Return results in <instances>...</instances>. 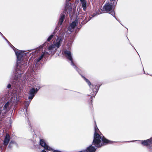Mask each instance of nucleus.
Returning a JSON list of instances; mask_svg holds the SVG:
<instances>
[{
	"label": "nucleus",
	"mask_w": 152,
	"mask_h": 152,
	"mask_svg": "<svg viewBox=\"0 0 152 152\" xmlns=\"http://www.w3.org/2000/svg\"><path fill=\"white\" fill-rule=\"evenodd\" d=\"M14 48L13 50L17 58V66L15 69V73L14 79L15 80H17L20 77V75L22 73V70L24 69L23 67L26 65V63H23V61L20 64L21 58L24 53L22 51L16 49L14 47Z\"/></svg>",
	"instance_id": "nucleus-1"
},
{
	"label": "nucleus",
	"mask_w": 152,
	"mask_h": 152,
	"mask_svg": "<svg viewBox=\"0 0 152 152\" xmlns=\"http://www.w3.org/2000/svg\"><path fill=\"white\" fill-rule=\"evenodd\" d=\"M99 130L96 127H95V132L92 145L96 147H100L107 143H110L113 141L105 138L104 136L102 137L98 134Z\"/></svg>",
	"instance_id": "nucleus-2"
},
{
	"label": "nucleus",
	"mask_w": 152,
	"mask_h": 152,
	"mask_svg": "<svg viewBox=\"0 0 152 152\" xmlns=\"http://www.w3.org/2000/svg\"><path fill=\"white\" fill-rule=\"evenodd\" d=\"M114 6H113V2H109L107 3L104 6L103 10L107 12H109L115 18V14L114 12Z\"/></svg>",
	"instance_id": "nucleus-3"
},
{
	"label": "nucleus",
	"mask_w": 152,
	"mask_h": 152,
	"mask_svg": "<svg viewBox=\"0 0 152 152\" xmlns=\"http://www.w3.org/2000/svg\"><path fill=\"white\" fill-rule=\"evenodd\" d=\"M63 54L67 59L70 61L71 65L73 66V68L79 72V69L75 65L73 62L72 54L71 52L69 50H65L63 52Z\"/></svg>",
	"instance_id": "nucleus-4"
},
{
	"label": "nucleus",
	"mask_w": 152,
	"mask_h": 152,
	"mask_svg": "<svg viewBox=\"0 0 152 152\" xmlns=\"http://www.w3.org/2000/svg\"><path fill=\"white\" fill-rule=\"evenodd\" d=\"M141 141L142 145L147 147L149 152H152V137L146 140Z\"/></svg>",
	"instance_id": "nucleus-5"
},
{
	"label": "nucleus",
	"mask_w": 152,
	"mask_h": 152,
	"mask_svg": "<svg viewBox=\"0 0 152 152\" xmlns=\"http://www.w3.org/2000/svg\"><path fill=\"white\" fill-rule=\"evenodd\" d=\"M36 87H37V88H32L29 91V96L28 97V99L30 100V102L32 100L40 88V87L39 86H36Z\"/></svg>",
	"instance_id": "nucleus-6"
},
{
	"label": "nucleus",
	"mask_w": 152,
	"mask_h": 152,
	"mask_svg": "<svg viewBox=\"0 0 152 152\" xmlns=\"http://www.w3.org/2000/svg\"><path fill=\"white\" fill-rule=\"evenodd\" d=\"M40 144L42 146L44 147L45 149L46 150H48L50 151H52V148L50 147L47 145L44 140L43 139L40 140Z\"/></svg>",
	"instance_id": "nucleus-7"
},
{
	"label": "nucleus",
	"mask_w": 152,
	"mask_h": 152,
	"mask_svg": "<svg viewBox=\"0 0 152 152\" xmlns=\"http://www.w3.org/2000/svg\"><path fill=\"white\" fill-rule=\"evenodd\" d=\"M48 50L49 51V53H55L58 48L56 47V45L54 44H52L50 45L48 48Z\"/></svg>",
	"instance_id": "nucleus-8"
},
{
	"label": "nucleus",
	"mask_w": 152,
	"mask_h": 152,
	"mask_svg": "<svg viewBox=\"0 0 152 152\" xmlns=\"http://www.w3.org/2000/svg\"><path fill=\"white\" fill-rule=\"evenodd\" d=\"M78 22L77 20H75L68 27V30L71 32L73 31L74 28L75 27L77 24Z\"/></svg>",
	"instance_id": "nucleus-9"
},
{
	"label": "nucleus",
	"mask_w": 152,
	"mask_h": 152,
	"mask_svg": "<svg viewBox=\"0 0 152 152\" xmlns=\"http://www.w3.org/2000/svg\"><path fill=\"white\" fill-rule=\"evenodd\" d=\"M71 0H66V4L65 8V11H67V12L69 13H70L72 11V8L69 5L70 3L69 2V1Z\"/></svg>",
	"instance_id": "nucleus-10"
},
{
	"label": "nucleus",
	"mask_w": 152,
	"mask_h": 152,
	"mask_svg": "<svg viewBox=\"0 0 152 152\" xmlns=\"http://www.w3.org/2000/svg\"><path fill=\"white\" fill-rule=\"evenodd\" d=\"M63 40L62 37H58L56 40V42L54 44L56 47L58 48L60 46V44Z\"/></svg>",
	"instance_id": "nucleus-11"
},
{
	"label": "nucleus",
	"mask_w": 152,
	"mask_h": 152,
	"mask_svg": "<svg viewBox=\"0 0 152 152\" xmlns=\"http://www.w3.org/2000/svg\"><path fill=\"white\" fill-rule=\"evenodd\" d=\"M10 140V137L8 134H7L4 140V145L7 146L9 143Z\"/></svg>",
	"instance_id": "nucleus-12"
},
{
	"label": "nucleus",
	"mask_w": 152,
	"mask_h": 152,
	"mask_svg": "<svg viewBox=\"0 0 152 152\" xmlns=\"http://www.w3.org/2000/svg\"><path fill=\"white\" fill-rule=\"evenodd\" d=\"M9 105V102H7L4 105L3 107V112L2 113V115L4 116L7 112L8 108Z\"/></svg>",
	"instance_id": "nucleus-13"
},
{
	"label": "nucleus",
	"mask_w": 152,
	"mask_h": 152,
	"mask_svg": "<svg viewBox=\"0 0 152 152\" xmlns=\"http://www.w3.org/2000/svg\"><path fill=\"white\" fill-rule=\"evenodd\" d=\"M92 145L87 147L86 150L87 152H95L96 148L94 146H92Z\"/></svg>",
	"instance_id": "nucleus-14"
},
{
	"label": "nucleus",
	"mask_w": 152,
	"mask_h": 152,
	"mask_svg": "<svg viewBox=\"0 0 152 152\" xmlns=\"http://www.w3.org/2000/svg\"><path fill=\"white\" fill-rule=\"evenodd\" d=\"M96 87L93 88H91L92 91H94V92H93L92 94H91V96L92 97H94L96 95L97 92H98V90L99 88V87H100V86H96Z\"/></svg>",
	"instance_id": "nucleus-15"
},
{
	"label": "nucleus",
	"mask_w": 152,
	"mask_h": 152,
	"mask_svg": "<svg viewBox=\"0 0 152 152\" xmlns=\"http://www.w3.org/2000/svg\"><path fill=\"white\" fill-rule=\"evenodd\" d=\"M83 77L84 78L85 81H86V82L87 83L88 86H89L90 88H93V87L96 88V85H91V83L85 77L83 76Z\"/></svg>",
	"instance_id": "nucleus-16"
},
{
	"label": "nucleus",
	"mask_w": 152,
	"mask_h": 152,
	"mask_svg": "<svg viewBox=\"0 0 152 152\" xmlns=\"http://www.w3.org/2000/svg\"><path fill=\"white\" fill-rule=\"evenodd\" d=\"M48 54V53L47 52H44L42 53V54H41V56L39 57L36 60V61L37 62H39L44 57V56L45 55H46L47 54Z\"/></svg>",
	"instance_id": "nucleus-17"
},
{
	"label": "nucleus",
	"mask_w": 152,
	"mask_h": 152,
	"mask_svg": "<svg viewBox=\"0 0 152 152\" xmlns=\"http://www.w3.org/2000/svg\"><path fill=\"white\" fill-rule=\"evenodd\" d=\"M81 3L82 7L84 10L85 11L86 7V1L85 0H80Z\"/></svg>",
	"instance_id": "nucleus-18"
},
{
	"label": "nucleus",
	"mask_w": 152,
	"mask_h": 152,
	"mask_svg": "<svg viewBox=\"0 0 152 152\" xmlns=\"http://www.w3.org/2000/svg\"><path fill=\"white\" fill-rule=\"evenodd\" d=\"M65 16L64 15L62 14L61 15L60 18L59 20L58 24L61 26L64 20Z\"/></svg>",
	"instance_id": "nucleus-19"
},
{
	"label": "nucleus",
	"mask_w": 152,
	"mask_h": 152,
	"mask_svg": "<svg viewBox=\"0 0 152 152\" xmlns=\"http://www.w3.org/2000/svg\"><path fill=\"white\" fill-rule=\"evenodd\" d=\"M54 35V33H53L51 34L50 36L47 39V41L48 42H49L51 39L53 38Z\"/></svg>",
	"instance_id": "nucleus-20"
},
{
	"label": "nucleus",
	"mask_w": 152,
	"mask_h": 152,
	"mask_svg": "<svg viewBox=\"0 0 152 152\" xmlns=\"http://www.w3.org/2000/svg\"><path fill=\"white\" fill-rule=\"evenodd\" d=\"M16 143L14 141H11L10 142V144L8 146V147H9L10 148H11V145H12V144H15Z\"/></svg>",
	"instance_id": "nucleus-21"
},
{
	"label": "nucleus",
	"mask_w": 152,
	"mask_h": 152,
	"mask_svg": "<svg viewBox=\"0 0 152 152\" xmlns=\"http://www.w3.org/2000/svg\"><path fill=\"white\" fill-rule=\"evenodd\" d=\"M11 87V85L10 84H9L7 86V87L8 88H10Z\"/></svg>",
	"instance_id": "nucleus-22"
},
{
	"label": "nucleus",
	"mask_w": 152,
	"mask_h": 152,
	"mask_svg": "<svg viewBox=\"0 0 152 152\" xmlns=\"http://www.w3.org/2000/svg\"><path fill=\"white\" fill-rule=\"evenodd\" d=\"M14 100H15V101H18V98H17V97H14Z\"/></svg>",
	"instance_id": "nucleus-23"
},
{
	"label": "nucleus",
	"mask_w": 152,
	"mask_h": 152,
	"mask_svg": "<svg viewBox=\"0 0 152 152\" xmlns=\"http://www.w3.org/2000/svg\"><path fill=\"white\" fill-rule=\"evenodd\" d=\"M96 13H94L92 15V17H94V16H96Z\"/></svg>",
	"instance_id": "nucleus-24"
},
{
	"label": "nucleus",
	"mask_w": 152,
	"mask_h": 152,
	"mask_svg": "<svg viewBox=\"0 0 152 152\" xmlns=\"http://www.w3.org/2000/svg\"><path fill=\"white\" fill-rule=\"evenodd\" d=\"M41 152H46L45 150H42Z\"/></svg>",
	"instance_id": "nucleus-25"
},
{
	"label": "nucleus",
	"mask_w": 152,
	"mask_h": 152,
	"mask_svg": "<svg viewBox=\"0 0 152 152\" xmlns=\"http://www.w3.org/2000/svg\"><path fill=\"white\" fill-rule=\"evenodd\" d=\"M13 96H12V100H13Z\"/></svg>",
	"instance_id": "nucleus-26"
},
{
	"label": "nucleus",
	"mask_w": 152,
	"mask_h": 152,
	"mask_svg": "<svg viewBox=\"0 0 152 152\" xmlns=\"http://www.w3.org/2000/svg\"><path fill=\"white\" fill-rule=\"evenodd\" d=\"M29 103H28V104H26L27 106H28L29 105Z\"/></svg>",
	"instance_id": "nucleus-27"
},
{
	"label": "nucleus",
	"mask_w": 152,
	"mask_h": 152,
	"mask_svg": "<svg viewBox=\"0 0 152 152\" xmlns=\"http://www.w3.org/2000/svg\"><path fill=\"white\" fill-rule=\"evenodd\" d=\"M5 38V39L6 40V41H7V42H9L7 41V39H6L5 38Z\"/></svg>",
	"instance_id": "nucleus-28"
},
{
	"label": "nucleus",
	"mask_w": 152,
	"mask_h": 152,
	"mask_svg": "<svg viewBox=\"0 0 152 152\" xmlns=\"http://www.w3.org/2000/svg\"><path fill=\"white\" fill-rule=\"evenodd\" d=\"M134 141H136V140H134ZM134 141H131L130 142H133Z\"/></svg>",
	"instance_id": "nucleus-29"
}]
</instances>
